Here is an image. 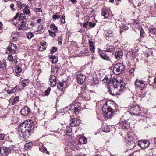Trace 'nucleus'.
Listing matches in <instances>:
<instances>
[{"label":"nucleus","mask_w":156,"mask_h":156,"mask_svg":"<svg viewBox=\"0 0 156 156\" xmlns=\"http://www.w3.org/2000/svg\"><path fill=\"white\" fill-rule=\"evenodd\" d=\"M103 82L106 83V85L109 84L112 86L114 89L117 88L118 86L120 84L119 81L116 78H115L106 77L103 79Z\"/></svg>","instance_id":"f257e3e1"},{"label":"nucleus","mask_w":156,"mask_h":156,"mask_svg":"<svg viewBox=\"0 0 156 156\" xmlns=\"http://www.w3.org/2000/svg\"><path fill=\"white\" fill-rule=\"evenodd\" d=\"M113 106V105L112 104L109 106L106 105L102 108L103 112L107 116V117L110 118L115 112Z\"/></svg>","instance_id":"f03ea898"},{"label":"nucleus","mask_w":156,"mask_h":156,"mask_svg":"<svg viewBox=\"0 0 156 156\" xmlns=\"http://www.w3.org/2000/svg\"><path fill=\"white\" fill-rule=\"evenodd\" d=\"M126 142L129 150L133 148L136 146V144L134 142L133 137L131 134H128L125 137Z\"/></svg>","instance_id":"7ed1b4c3"},{"label":"nucleus","mask_w":156,"mask_h":156,"mask_svg":"<svg viewBox=\"0 0 156 156\" xmlns=\"http://www.w3.org/2000/svg\"><path fill=\"white\" fill-rule=\"evenodd\" d=\"M19 131L23 130L28 128H34V125L30 121L27 120L20 124L19 126Z\"/></svg>","instance_id":"20e7f679"},{"label":"nucleus","mask_w":156,"mask_h":156,"mask_svg":"<svg viewBox=\"0 0 156 156\" xmlns=\"http://www.w3.org/2000/svg\"><path fill=\"white\" fill-rule=\"evenodd\" d=\"M124 69V66L122 64L117 63L115 64L114 66L113 72L115 74L117 75L122 73Z\"/></svg>","instance_id":"39448f33"},{"label":"nucleus","mask_w":156,"mask_h":156,"mask_svg":"<svg viewBox=\"0 0 156 156\" xmlns=\"http://www.w3.org/2000/svg\"><path fill=\"white\" fill-rule=\"evenodd\" d=\"M130 113L131 114H133L138 115L141 113L140 108L138 105H131L129 109Z\"/></svg>","instance_id":"423d86ee"},{"label":"nucleus","mask_w":156,"mask_h":156,"mask_svg":"<svg viewBox=\"0 0 156 156\" xmlns=\"http://www.w3.org/2000/svg\"><path fill=\"white\" fill-rule=\"evenodd\" d=\"M12 147H2L0 149V153L2 156H6L11 152L12 150Z\"/></svg>","instance_id":"0eeeda50"},{"label":"nucleus","mask_w":156,"mask_h":156,"mask_svg":"<svg viewBox=\"0 0 156 156\" xmlns=\"http://www.w3.org/2000/svg\"><path fill=\"white\" fill-rule=\"evenodd\" d=\"M34 128H28V129H25L23 130L20 131L19 133L20 136L23 138L28 137L29 136L31 133V130Z\"/></svg>","instance_id":"6e6552de"},{"label":"nucleus","mask_w":156,"mask_h":156,"mask_svg":"<svg viewBox=\"0 0 156 156\" xmlns=\"http://www.w3.org/2000/svg\"><path fill=\"white\" fill-rule=\"evenodd\" d=\"M119 124L121 128L124 129H128L129 127V123L128 121L122 119H121Z\"/></svg>","instance_id":"1a4fd4ad"},{"label":"nucleus","mask_w":156,"mask_h":156,"mask_svg":"<svg viewBox=\"0 0 156 156\" xmlns=\"http://www.w3.org/2000/svg\"><path fill=\"white\" fill-rule=\"evenodd\" d=\"M8 50L12 53H14L17 50L16 45L13 43H10L7 48Z\"/></svg>","instance_id":"9d476101"},{"label":"nucleus","mask_w":156,"mask_h":156,"mask_svg":"<svg viewBox=\"0 0 156 156\" xmlns=\"http://www.w3.org/2000/svg\"><path fill=\"white\" fill-rule=\"evenodd\" d=\"M150 144V142L147 140H142L138 141L139 145L142 148H145L148 147Z\"/></svg>","instance_id":"9b49d317"},{"label":"nucleus","mask_w":156,"mask_h":156,"mask_svg":"<svg viewBox=\"0 0 156 156\" xmlns=\"http://www.w3.org/2000/svg\"><path fill=\"white\" fill-rule=\"evenodd\" d=\"M135 85L139 89L142 90L144 87L145 84L142 81L137 79L135 82Z\"/></svg>","instance_id":"f8f14e48"},{"label":"nucleus","mask_w":156,"mask_h":156,"mask_svg":"<svg viewBox=\"0 0 156 156\" xmlns=\"http://www.w3.org/2000/svg\"><path fill=\"white\" fill-rule=\"evenodd\" d=\"M57 79L56 77L54 75H51L49 78V81L50 82L51 87L55 86L57 83Z\"/></svg>","instance_id":"ddd939ff"},{"label":"nucleus","mask_w":156,"mask_h":156,"mask_svg":"<svg viewBox=\"0 0 156 156\" xmlns=\"http://www.w3.org/2000/svg\"><path fill=\"white\" fill-rule=\"evenodd\" d=\"M77 79L78 83L81 84L85 81L86 79V76L82 74H80L77 76Z\"/></svg>","instance_id":"4468645a"},{"label":"nucleus","mask_w":156,"mask_h":156,"mask_svg":"<svg viewBox=\"0 0 156 156\" xmlns=\"http://www.w3.org/2000/svg\"><path fill=\"white\" fill-rule=\"evenodd\" d=\"M30 109L27 106L23 108L21 110L20 112L21 115L26 116L30 112Z\"/></svg>","instance_id":"2eb2a0df"},{"label":"nucleus","mask_w":156,"mask_h":156,"mask_svg":"<svg viewBox=\"0 0 156 156\" xmlns=\"http://www.w3.org/2000/svg\"><path fill=\"white\" fill-rule=\"evenodd\" d=\"M80 122L79 119L76 118L71 119V122L70 125L72 126H77L80 124Z\"/></svg>","instance_id":"dca6fc26"},{"label":"nucleus","mask_w":156,"mask_h":156,"mask_svg":"<svg viewBox=\"0 0 156 156\" xmlns=\"http://www.w3.org/2000/svg\"><path fill=\"white\" fill-rule=\"evenodd\" d=\"M57 87L60 90H63L66 87V81H63L62 82H59L57 85Z\"/></svg>","instance_id":"f3484780"},{"label":"nucleus","mask_w":156,"mask_h":156,"mask_svg":"<svg viewBox=\"0 0 156 156\" xmlns=\"http://www.w3.org/2000/svg\"><path fill=\"white\" fill-rule=\"evenodd\" d=\"M77 104H78V103H76L75 105L69 106V110L71 112H73V113H74V114H76V112H79L78 108L77 107H75L76 105Z\"/></svg>","instance_id":"a211bd4d"},{"label":"nucleus","mask_w":156,"mask_h":156,"mask_svg":"<svg viewBox=\"0 0 156 156\" xmlns=\"http://www.w3.org/2000/svg\"><path fill=\"white\" fill-rule=\"evenodd\" d=\"M39 146L41 147H39V149L42 152L44 151L45 153H46L48 154H49V152L47 151L46 147L43 145V144L41 143L40 144Z\"/></svg>","instance_id":"6ab92c4d"},{"label":"nucleus","mask_w":156,"mask_h":156,"mask_svg":"<svg viewBox=\"0 0 156 156\" xmlns=\"http://www.w3.org/2000/svg\"><path fill=\"white\" fill-rule=\"evenodd\" d=\"M115 56L118 60H120L123 56L122 52L120 51L116 52L115 54Z\"/></svg>","instance_id":"aec40b11"},{"label":"nucleus","mask_w":156,"mask_h":156,"mask_svg":"<svg viewBox=\"0 0 156 156\" xmlns=\"http://www.w3.org/2000/svg\"><path fill=\"white\" fill-rule=\"evenodd\" d=\"M6 61L5 60L0 61V68L2 69H5L6 68Z\"/></svg>","instance_id":"412c9836"},{"label":"nucleus","mask_w":156,"mask_h":156,"mask_svg":"<svg viewBox=\"0 0 156 156\" xmlns=\"http://www.w3.org/2000/svg\"><path fill=\"white\" fill-rule=\"evenodd\" d=\"M102 15L104 16L105 18H107L109 16V14L108 11L106 9L104 8H102Z\"/></svg>","instance_id":"4be33fe9"},{"label":"nucleus","mask_w":156,"mask_h":156,"mask_svg":"<svg viewBox=\"0 0 156 156\" xmlns=\"http://www.w3.org/2000/svg\"><path fill=\"white\" fill-rule=\"evenodd\" d=\"M102 15L104 16L105 18H107L109 16V14L108 11L106 9L104 8H102Z\"/></svg>","instance_id":"5701e85b"},{"label":"nucleus","mask_w":156,"mask_h":156,"mask_svg":"<svg viewBox=\"0 0 156 156\" xmlns=\"http://www.w3.org/2000/svg\"><path fill=\"white\" fill-rule=\"evenodd\" d=\"M87 142V139L85 137H83L79 138L78 144H86Z\"/></svg>","instance_id":"b1692460"},{"label":"nucleus","mask_w":156,"mask_h":156,"mask_svg":"<svg viewBox=\"0 0 156 156\" xmlns=\"http://www.w3.org/2000/svg\"><path fill=\"white\" fill-rule=\"evenodd\" d=\"M22 69L18 66H16L15 68V72L16 76H19V73L22 71Z\"/></svg>","instance_id":"393cba45"},{"label":"nucleus","mask_w":156,"mask_h":156,"mask_svg":"<svg viewBox=\"0 0 156 156\" xmlns=\"http://www.w3.org/2000/svg\"><path fill=\"white\" fill-rule=\"evenodd\" d=\"M23 5L25 6V7L23 10L24 13L26 15H29L30 13V11L29 9V7L28 5L24 4H23Z\"/></svg>","instance_id":"a878e982"},{"label":"nucleus","mask_w":156,"mask_h":156,"mask_svg":"<svg viewBox=\"0 0 156 156\" xmlns=\"http://www.w3.org/2000/svg\"><path fill=\"white\" fill-rule=\"evenodd\" d=\"M120 84L118 86L117 88H115V89H114V90H115L116 89L117 90H118L119 92L120 90L121 91H123V90L125 89V84H123V83L122 82V83H120L119 82Z\"/></svg>","instance_id":"bb28decb"},{"label":"nucleus","mask_w":156,"mask_h":156,"mask_svg":"<svg viewBox=\"0 0 156 156\" xmlns=\"http://www.w3.org/2000/svg\"><path fill=\"white\" fill-rule=\"evenodd\" d=\"M90 92L88 91V93H87L88 94H85V95L82 97V99L83 101H87L90 100L91 99V98L90 97Z\"/></svg>","instance_id":"cd10ccee"},{"label":"nucleus","mask_w":156,"mask_h":156,"mask_svg":"<svg viewBox=\"0 0 156 156\" xmlns=\"http://www.w3.org/2000/svg\"><path fill=\"white\" fill-rule=\"evenodd\" d=\"M113 89H112V90H109L108 91L113 96H116L118 94H119V92H116V91L118 90H116V89L115 90H114L113 87Z\"/></svg>","instance_id":"c85d7f7f"},{"label":"nucleus","mask_w":156,"mask_h":156,"mask_svg":"<svg viewBox=\"0 0 156 156\" xmlns=\"http://www.w3.org/2000/svg\"><path fill=\"white\" fill-rule=\"evenodd\" d=\"M71 130L72 127L68 126L66 127V129L65 130V133L67 135H70L71 133Z\"/></svg>","instance_id":"c756f323"},{"label":"nucleus","mask_w":156,"mask_h":156,"mask_svg":"<svg viewBox=\"0 0 156 156\" xmlns=\"http://www.w3.org/2000/svg\"><path fill=\"white\" fill-rule=\"evenodd\" d=\"M99 55L101 58L105 60L109 61V56L106 54L104 53L99 54Z\"/></svg>","instance_id":"7c9ffc66"},{"label":"nucleus","mask_w":156,"mask_h":156,"mask_svg":"<svg viewBox=\"0 0 156 156\" xmlns=\"http://www.w3.org/2000/svg\"><path fill=\"white\" fill-rule=\"evenodd\" d=\"M113 50V47L112 46L109 45L107 44L106 46L105 49L104 50L105 52H111Z\"/></svg>","instance_id":"2f4dec72"},{"label":"nucleus","mask_w":156,"mask_h":156,"mask_svg":"<svg viewBox=\"0 0 156 156\" xmlns=\"http://www.w3.org/2000/svg\"><path fill=\"white\" fill-rule=\"evenodd\" d=\"M29 81L28 79H24L22 80L21 83V85L23 87L27 85L29 83Z\"/></svg>","instance_id":"473e14b6"},{"label":"nucleus","mask_w":156,"mask_h":156,"mask_svg":"<svg viewBox=\"0 0 156 156\" xmlns=\"http://www.w3.org/2000/svg\"><path fill=\"white\" fill-rule=\"evenodd\" d=\"M32 145V143L31 142L27 143L25 144L24 146L25 149L26 150L30 149Z\"/></svg>","instance_id":"72a5a7b5"},{"label":"nucleus","mask_w":156,"mask_h":156,"mask_svg":"<svg viewBox=\"0 0 156 156\" xmlns=\"http://www.w3.org/2000/svg\"><path fill=\"white\" fill-rule=\"evenodd\" d=\"M149 32L153 34H156V29L152 27H151L149 28Z\"/></svg>","instance_id":"f704fd0d"},{"label":"nucleus","mask_w":156,"mask_h":156,"mask_svg":"<svg viewBox=\"0 0 156 156\" xmlns=\"http://www.w3.org/2000/svg\"><path fill=\"white\" fill-rule=\"evenodd\" d=\"M147 39L149 41H151L154 44L156 42L155 40L154 37L151 36V35L150 34H149V36H148Z\"/></svg>","instance_id":"c9c22d12"},{"label":"nucleus","mask_w":156,"mask_h":156,"mask_svg":"<svg viewBox=\"0 0 156 156\" xmlns=\"http://www.w3.org/2000/svg\"><path fill=\"white\" fill-rule=\"evenodd\" d=\"M26 22L24 21L23 20L22 22V24L21 25H19L18 27V30H21L25 26Z\"/></svg>","instance_id":"e433bc0d"},{"label":"nucleus","mask_w":156,"mask_h":156,"mask_svg":"<svg viewBox=\"0 0 156 156\" xmlns=\"http://www.w3.org/2000/svg\"><path fill=\"white\" fill-rule=\"evenodd\" d=\"M50 58L51 59H52V63H55L57 62L58 59L57 57L50 56Z\"/></svg>","instance_id":"4c0bfd02"},{"label":"nucleus","mask_w":156,"mask_h":156,"mask_svg":"<svg viewBox=\"0 0 156 156\" xmlns=\"http://www.w3.org/2000/svg\"><path fill=\"white\" fill-rule=\"evenodd\" d=\"M102 130L103 132H108L110 131V129L108 127L106 126L103 127L102 128Z\"/></svg>","instance_id":"58836bf2"},{"label":"nucleus","mask_w":156,"mask_h":156,"mask_svg":"<svg viewBox=\"0 0 156 156\" xmlns=\"http://www.w3.org/2000/svg\"><path fill=\"white\" fill-rule=\"evenodd\" d=\"M19 19L20 20H22V21L26 19V16H25V14L24 13H21Z\"/></svg>","instance_id":"ea45409f"},{"label":"nucleus","mask_w":156,"mask_h":156,"mask_svg":"<svg viewBox=\"0 0 156 156\" xmlns=\"http://www.w3.org/2000/svg\"><path fill=\"white\" fill-rule=\"evenodd\" d=\"M50 28L51 30H54L55 31H57L58 30L56 26L54 24H52L50 26Z\"/></svg>","instance_id":"a19ab883"},{"label":"nucleus","mask_w":156,"mask_h":156,"mask_svg":"<svg viewBox=\"0 0 156 156\" xmlns=\"http://www.w3.org/2000/svg\"><path fill=\"white\" fill-rule=\"evenodd\" d=\"M16 5L18 8V9L19 10H21L22 8L21 3L20 1H18L16 2Z\"/></svg>","instance_id":"79ce46f5"},{"label":"nucleus","mask_w":156,"mask_h":156,"mask_svg":"<svg viewBox=\"0 0 156 156\" xmlns=\"http://www.w3.org/2000/svg\"><path fill=\"white\" fill-rule=\"evenodd\" d=\"M154 82L153 83L151 84L150 83H149V84L151 86H152L153 87L156 88V77L154 79Z\"/></svg>","instance_id":"37998d69"},{"label":"nucleus","mask_w":156,"mask_h":156,"mask_svg":"<svg viewBox=\"0 0 156 156\" xmlns=\"http://www.w3.org/2000/svg\"><path fill=\"white\" fill-rule=\"evenodd\" d=\"M140 36L143 37H144V30L142 29V28H141L140 29Z\"/></svg>","instance_id":"c03bdc74"},{"label":"nucleus","mask_w":156,"mask_h":156,"mask_svg":"<svg viewBox=\"0 0 156 156\" xmlns=\"http://www.w3.org/2000/svg\"><path fill=\"white\" fill-rule=\"evenodd\" d=\"M43 25H40L38 26L37 28V31L41 32H42Z\"/></svg>","instance_id":"a18cd8bd"},{"label":"nucleus","mask_w":156,"mask_h":156,"mask_svg":"<svg viewBox=\"0 0 156 156\" xmlns=\"http://www.w3.org/2000/svg\"><path fill=\"white\" fill-rule=\"evenodd\" d=\"M34 36V35L32 32H29L27 35V38L28 39H30Z\"/></svg>","instance_id":"49530a36"},{"label":"nucleus","mask_w":156,"mask_h":156,"mask_svg":"<svg viewBox=\"0 0 156 156\" xmlns=\"http://www.w3.org/2000/svg\"><path fill=\"white\" fill-rule=\"evenodd\" d=\"M60 16L59 15H56V14H55L53 15L52 16V18L54 20H55L56 19H58L60 18Z\"/></svg>","instance_id":"de8ad7c7"},{"label":"nucleus","mask_w":156,"mask_h":156,"mask_svg":"<svg viewBox=\"0 0 156 156\" xmlns=\"http://www.w3.org/2000/svg\"><path fill=\"white\" fill-rule=\"evenodd\" d=\"M45 42L44 41H42L41 42V46L42 47V48H43L44 49H46V46L45 44Z\"/></svg>","instance_id":"09e8293b"},{"label":"nucleus","mask_w":156,"mask_h":156,"mask_svg":"<svg viewBox=\"0 0 156 156\" xmlns=\"http://www.w3.org/2000/svg\"><path fill=\"white\" fill-rule=\"evenodd\" d=\"M33 10L34 11L36 12H42V10L41 8H34L33 9Z\"/></svg>","instance_id":"8fccbe9b"},{"label":"nucleus","mask_w":156,"mask_h":156,"mask_svg":"<svg viewBox=\"0 0 156 156\" xmlns=\"http://www.w3.org/2000/svg\"><path fill=\"white\" fill-rule=\"evenodd\" d=\"M58 44L61 45L62 43V38L61 36L59 37L58 39Z\"/></svg>","instance_id":"3c124183"},{"label":"nucleus","mask_w":156,"mask_h":156,"mask_svg":"<svg viewBox=\"0 0 156 156\" xmlns=\"http://www.w3.org/2000/svg\"><path fill=\"white\" fill-rule=\"evenodd\" d=\"M49 33L50 35L52 37H55L56 34L55 32H54L51 30H49Z\"/></svg>","instance_id":"603ef678"},{"label":"nucleus","mask_w":156,"mask_h":156,"mask_svg":"<svg viewBox=\"0 0 156 156\" xmlns=\"http://www.w3.org/2000/svg\"><path fill=\"white\" fill-rule=\"evenodd\" d=\"M57 50V48L56 47H53V49L51 51V52L53 53L56 51Z\"/></svg>","instance_id":"864d4df0"},{"label":"nucleus","mask_w":156,"mask_h":156,"mask_svg":"<svg viewBox=\"0 0 156 156\" xmlns=\"http://www.w3.org/2000/svg\"><path fill=\"white\" fill-rule=\"evenodd\" d=\"M65 16H62L61 18V23H65Z\"/></svg>","instance_id":"5fc2aeb1"},{"label":"nucleus","mask_w":156,"mask_h":156,"mask_svg":"<svg viewBox=\"0 0 156 156\" xmlns=\"http://www.w3.org/2000/svg\"><path fill=\"white\" fill-rule=\"evenodd\" d=\"M50 88H48L45 92V94L47 95H49L50 93Z\"/></svg>","instance_id":"6e6d98bb"},{"label":"nucleus","mask_w":156,"mask_h":156,"mask_svg":"<svg viewBox=\"0 0 156 156\" xmlns=\"http://www.w3.org/2000/svg\"><path fill=\"white\" fill-rule=\"evenodd\" d=\"M69 107H66L65 108L63 109V112H68V113H69Z\"/></svg>","instance_id":"4d7b16f0"},{"label":"nucleus","mask_w":156,"mask_h":156,"mask_svg":"<svg viewBox=\"0 0 156 156\" xmlns=\"http://www.w3.org/2000/svg\"><path fill=\"white\" fill-rule=\"evenodd\" d=\"M89 25L91 27H94L95 26V23H92L91 22H90L88 23Z\"/></svg>","instance_id":"13d9d810"},{"label":"nucleus","mask_w":156,"mask_h":156,"mask_svg":"<svg viewBox=\"0 0 156 156\" xmlns=\"http://www.w3.org/2000/svg\"><path fill=\"white\" fill-rule=\"evenodd\" d=\"M8 58L9 61H12L13 60V57L12 55H9L8 56Z\"/></svg>","instance_id":"bf43d9fd"},{"label":"nucleus","mask_w":156,"mask_h":156,"mask_svg":"<svg viewBox=\"0 0 156 156\" xmlns=\"http://www.w3.org/2000/svg\"><path fill=\"white\" fill-rule=\"evenodd\" d=\"M90 50L93 52H94L95 48L94 46H90Z\"/></svg>","instance_id":"052dcab7"},{"label":"nucleus","mask_w":156,"mask_h":156,"mask_svg":"<svg viewBox=\"0 0 156 156\" xmlns=\"http://www.w3.org/2000/svg\"><path fill=\"white\" fill-rule=\"evenodd\" d=\"M17 90V86H16L12 89L11 92V93H13L15 92Z\"/></svg>","instance_id":"680f3d73"},{"label":"nucleus","mask_w":156,"mask_h":156,"mask_svg":"<svg viewBox=\"0 0 156 156\" xmlns=\"http://www.w3.org/2000/svg\"><path fill=\"white\" fill-rule=\"evenodd\" d=\"M88 43H89V44L90 46H94L93 45V42L90 40H89Z\"/></svg>","instance_id":"e2e57ef3"},{"label":"nucleus","mask_w":156,"mask_h":156,"mask_svg":"<svg viewBox=\"0 0 156 156\" xmlns=\"http://www.w3.org/2000/svg\"><path fill=\"white\" fill-rule=\"evenodd\" d=\"M4 138V136L3 135L0 134V140H3Z\"/></svg>","instance_id":"0e129e2a"},{"label":"nucleus","mask_w":156,"mask_h":156,"mask_svg":"<svg viewBox=\"0 0 156 156\" xmlns=\"http://www.w3.org/2000/svg\"><path fill=\"white\" fill-rule=\"evenodd\" d=\"M38 50L40 51H42L44 50L45 49L42 48V47L41 46H40L38 48Z\"/></svg>","instance_id":"69168bd1"},{"label":"nucleus","mask_w":156,"mask_h":156,"mask_svg":"<svg viewBox=\"0 0 156 156\" xmlns=\"http://www.w3.org/2000/svg\"><path fill=\"white\" fill-rule=\"evenodd\" d=\"M88 25V23H85L83 24V27L87 28Z\"/></svg>","instance_id":"338daca9"},{"label":"nucleus","mask_w":156,"mask_h":156,"mask_svg":"<svg viewBox=\"0 0 156 156\" xmlns=\"http://www.w3.org/2000/svg\"><path fill=\"white\" fill-rule=\"evenodd\" d=\"M19 16V14L18 13H17L15 15V16L14 17V18H13L14 20L16 19Z\"/></svg>","instance_id":"774afa93"}]
</instances>
